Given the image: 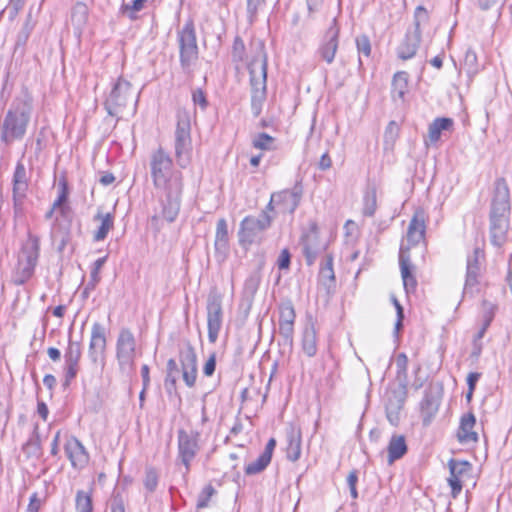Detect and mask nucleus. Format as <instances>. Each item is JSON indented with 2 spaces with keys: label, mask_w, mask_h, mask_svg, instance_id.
Instances as JSON below:
<instances>
[{
  "label": "nucleus",
  "mask_w": 512,
  "mask_h": 512,
  "mask_svg": "<svg viewBox=\"0 0 512 512\" xmlns=\"http://www.w3.org/2000/svg\"><path fill=\"white\" fill-rule=\"evenodd\" d=\"M150 173L156 190L178 210L184 188L183 175L175 168L172 158L163 148L152 153Z\"/></svg>",
  "instance_id": "nucleus-1"
},
{
  "label": "nucleus",
  "mask_w": 512,
  "mask_h": 512,
  "mask_svg": "<svg viewBox=\"0 0 512 512\" xmlns=\"http://www.w3.org/2000/svg\"><path fill=\"white\" fill-rule=\"evenodd\" d=\"M30 118V107L22 104L10 109L1 126V139L11 143L24 136Z\"/></svg>",
  "instance_id": "nucleus-2"
},
{
  "label": "nucleus",
  "mask_w": 512,
  "mask_h": 512,
  "mask_svg": "<svg viewBox=\"0 0 512 512\" xmlns=\"http://www.w3.org/2000/svg\"><path fill=\"white\" fill-rule=\"evenodd\" d=\"M272 218L264 212L261 218L246 216L240 223L238 241L241 247L248 250L253 244L260 243L261 233L270 227Z\"/></svg>",
  "instance_id": "nucleus-3"
},
{
  "label": "nucleus",
  "mask_w": 512,
  "mask_h": 512,
  "mask_svg": "<svg viewBox=\"0 0 512 512\" xmlns=\"http://www.w3.org/2000/svg\"><path fill=\"white\" fill-rule=\"evenodd\" d=\"M136 358L137 348L134 334L128 328H122L116 342V359L120 370L124 373L133 372Z\"/></svg>",
  "instance_id": "nucleus-4"
},
{
  "label": "nucleus",
  "mask_w": 512,
  "mask_h": 512,
  "mask_svg": "<svg viewBox=\"0 0 512 512\" xmlns=\"http://www.w3.org/2000/svg\"><path fill=\"white\" fill-rule=\"evenodd\" d=\"M248 70L252 87V103L260 105L266 95L267 63L265 55L258 53L249 62Z\"/></svg>",
  "instance_id": "nucleus-5"
},
{
  "label": "nucleus",
  "mask_w": 512,
  "mask_h": 512,
  "mask_svg": "<svg viewBox=\"0 0 512 512\" xmlns=\"http://www.w3.org/2000/svg\"><path fill=\"white\" fill-rule=\"evenodd\" d=\"M191 155L190 119L186 113H179L175 132V157L181 166H185L190 162Z\"/></svg>",
  "instance_id": "nucleus-6"
},
{
  "label": "nucleus",
  "mask_w": 512,
  "mask_h": 512,
  "mask_svg": "<svg viewBox=\"0 0 512 512\" xmlns=\"http://www.w3.org/2000/svg\"><path fill=\"white\" fill-rule=\"evenodd\" d=\"M450 476L447 482L451 488V496L456 499L462 491L463 486L472 482L473 486L476 485V479L473 476V466L470 462L465 460L450 459L448 461Z\"/></svg>",
  "instance_id": "nucleus-7"
},
{
  "label": "nucleus",
  "mask_w": 512,
  "mask_h": 512,
  "mask_svg": "<svg viewBox=\"0 0 512 512\" xmlns=\"http://www.w3.org/2000/svg\"><path fill=\"white\" fill-rule=\"evenodd\" d=\"M135 102V91L125 81H118L106 100V107L110 115L121 116L124 109Z\"/></svg>",
  "instance_id": "nucleus-8"
},
{
  "label": "nucleus",
  "mask_w": 512,
  "mask_h": 512,
  "mask_svg": "<svg viewBox=\"0 0 512 512\" xmlns=\"http://www.w3.org/2000/svg\"><path fill=\"white\" fill-rule=\"evenodd\" d=\"M39 255V242L36 237L29 236L22 246L18 256L17 272L20 282H24L31 275L36 266Z\"/></svg>",
  "instance_id": "nucleus-9"
},
{
  "label": "nucleus",
  "mask_w": 512,
  "mask_h": 512,
  "mask_svg": "<svg viewBox=\"0 0 512 512\" xmlns=\"http://www.w3.org/2000/svg\"><path fill=\"white\" fill-rule=\"evenodd\" d=\"M207 332L211 344L216 343L223 323L222 297L218 293H211L207 300Z\"/></svg>",
  "instance_id": "nucleus-10"
},
{
  "label": "nucleus",
  "mask_w": 512,
  "mask_h": 512,
  "mask_svg": "<svg viewBox=\"0 0 512 512\" xmlns=\"http://www.w3.org/2000/svg\"><path fill=\"white\" fill-rule=\"evenodd\" d=\"M509 217V188L506 180L504 178H499L495 182V189L491 202L490 219H509Z\"/></svg>",
  "instance_id": "nucleus-11"
},
{
  "label": "nucleus",
  "mask_w": 512,
  "mask_h": 512,
  "mask_svg": "<svg viewBox=\"0 0 512 512\" xmlns=\"http://www.w3.org/2000/svg\"><path fill=\"white\" fill-rule=\"evenodd\" d=\"M58 197L53 203L51 209L46 213V218L52 220L51 237L54 241H59V247L64 244L61 237V220L64 217V180H58Z\"/></svg>",
  "instance_id": "nucleus-12"
},
{
  "label": "nucleus",
  "mask_w": 512,
  "mask_h": 512,
  "mask_svg": "<svg viewBox=\"0 0 512 512\" xmlns=\"http://www.w3.org/2000/svg\"><path fill=\"white\" fill-rule=\"evenodd\" d=\"M300 202V195L292 190L286 189L271 195L267 209L277 213H293Z\"/></svg>",
  "instance_id": "nucleus-13"
},
{
  "label": "nucleus",
  "mask_w": 512,
  "mask_h": 512,
  "mask_svg": "<svg viewBox=\"0 0 512 512\" xmlns=\"http://www.w3.org/2000/svg\"><path fill=\"white\" fill-rule=\"evenodd\" d=\"M198 451V433H188L185 430H180L178 433V453L181 461L188 471L190 463L196 456Z\"/></svg>",
  "instance_id": "nucleus-14"
},
{
  "label": "nucleus",
  "mask_w": 512,
  "mask_h": 512,
  "mask_svg": "<svg viewBox=\"0 0 512 512\" xmlns=\"http://www.w3.org/2000/svg\"><path fill=\"white\" fill-rule=\"evenodd\" d=\"M399 266L404 289L407 293L415 292L417 287L415 266L412 263L408 247L400 249Z\"/></svg>",
  "instance_id": "nucleus-15"
},
{
  "label": "nucleus",
  "mask_w": 512,
  "mask_h": 512,
  "mask_svg": "<svg viewBox=\"0 0 512 512\" xmlns=\"http://www.w3.org/2000/svg\"><path fill=\"white\" fill-rule=\"evenodd\" d=\"M427 215L422 208H418L409 223L407 240L414 246L425 240Z\"/></svg>",
  "instance_id": "nucleus-16"
},
{
  "label": "nucleus",
  "mask_w": 512,
  "mask_h": 512,
  "mask_svg": "<svg viewBox=\"0 0 512 512\" xmlns=\"http://www.w3.org/2000/svg\"><path fill=\"white\" fill-rule=\"evenodd\" d=\"M476 417L473 412L464 413L460 417L459 426L456 437L461 444L476 443L478 441V433L475 430Z\"/></svg>",
  "instance_id": "nucleus-17"
},
{
  "label": "nucleus",
  "mask_w": 512,
  "mask_h": 512,
  "mask_svg": "<svg viewBox=\"0 0 512 512\" xmlns=\"http://www.w3.org/2000/svg\"><path fill=\"white\" fill-rule=\"evenodd\" d=\"M107 346L106 329L103 325L95 323L91 330L89 353L94 361L98 358L104 359Z\"/></svg>",
  "instance_id": "nucleus-18"
},
{
  "label": "nucleus",
  "mask_w": 512,
  "mask_h": 512,
  "mask_svg": "<svg viewBox=\"0 0 512 512\" xmlns=\"http://www.w3.org/2000/svg\"><path fill=\"white\" fill-rule=\"evenodd\" d=\"M302 453V431L300 426L290 424L287 431V444L285 454L289 461L296 462Z\"/></svg>",
  "instance_id": "nucleus-19"
},
{
  "label": "nucleus",
  "mask_w": 512,
  "mask_h": 512,
  "mask_svg": "<svg viewBox=\"0 0 512 512\" xmlns=\"http://www.w3.org/2000/svg\"><path fill=\"white\" fill-rule=\"evenodd\" d=\"M279 313V331L284 337L292 339L296 319L293 304L291 302L283 303Z\"/></svg>",
  "instance_id": "nucleus-20"
},
{
  "label": "nucleus",
  "mask_w": 512,
  "mask_h": 512,
  "mask_svg": "<svg viewBox=\"0 0 512 512\" xmlns=\"http://www.w3.org/2000/svg\"><path fill=\"white\" fill-rule=\"evenodd\" d=\"M276 439L270 438L265 446L263 453L253 462L246 465L244 472L246 475H255L262 472L271 462Z\"/></svg>",
  "instance_id": "nucleus-21"
},
{
  "label": "nucleus",
  "mask_w": 512,
  "mask_h": 512,
  "mask_svg": "<svg viewBox=\"0 0 512 512\" xmlns=\"http://www.w3.org/2000/svg\"><path fill=\"white\" fill-rule=\"evenodd\" d=\"M198 56L195 34H182L180 37V58L183 66H189Z\"/></svg>",
  "instance_id": "nucleus-22"
},
{
  "label": "nucleus",
  "mask_w": 512,
  "mask_h": 512,
  "mask_svg": "<svg viewBox=\"0 0 512 512\" xmlns=\"http://www.w3.org/2000/svg\"><path fill=\"white\" fill-rule=\"evenodd\" d=\"M454 129V121L452 118L448 117H438L435 118L432 123L428 127V135L426 145H434L439 142L441 139V134L443 131H453Z\"/></svg>",
  "instance_id": "nucleus-23"
},
{
  "label": "nucleus",
  "mask_w": 512,
  "mask_h": 512,
  "mask_svg": "<svg viewBox=\"0 0 512 512\" xmlns=\"http://www.w3.org/2000/svg\"><path fill=\"white\" fill-rule=\"evenodd\" d=\"M28 180L26 169L23 164L18 163L13 175V198L15 205H19L26 196Z\"/></svg>",
  "instance_id": "nucleus-24"
},
{
  "label": "nucleus",
  "mask_w": 512,
  "mask_h": 512,
  "mask_svg": "<svg viewBox=\"0 0 512 512\" xmlns=\"http://www.w3.org/2000/svg\"><path fill=\"white\" fill-rule=\"evenodd\" d=\"M66 454L75 468H83L88 464L89 455L84 447L76 439L69 440L66 444Z\"/></svg>",
  "instance_id": "nucleus-25"
},
{
  "label": "nucleus",
  "mask_w": 512,
  "mask_h": 512,
  "mask_svg": "<svg viewBox=\"0 0 512 512\" xmlns=\"http://www.w3.org/2000/svg\"><path fill=\"white\" fill-rule=\"evenodd\" d=\"M181 370L185 384L188 387H193L197 379V357L193 351L187 353L181 358Z\"/></svg>",
  "instance_id": "nucleus-26"
},
{
  "label": "nucleus",
  "mask_w": 512,
  "mask_h": 512,
  "mask_svg": "<svg viewBox=\"0 0 512 512\" xmlns=\"http://www.w3.org/2000/svg\"><path fill=\"white\" fill-rule=\"evenodd\" d=\"M318 332L314 323L305 326L301 338V349L308 357H314L317 353Z\"/></svg>",
  "instance_id": "nucleus-27"
},
{
  "label": "nucleus",
  "mask_w": 512,
  "mask_h": 512,
  "mask_svg": "<svg viewBox=\"0 0 512 512\" xmlns=\"http://www.w3.org/2000/svg\"><path fill=\"white\" fill-rule=\"evenodd\" d=\"M509 230V219H490V238L493 245L502 246Z\"/></svg>",
  "instance_id": "nucleus-28"
},
{
  "label": "nucleus",
  "mask_w": 512,
  "mask_h": 512,
  "mask_svg": "<svg viewBox=\"0 0 512 512\" xmlns=\"http://www.w3.org/2000/svg\"><path fill=\"white\" fill-rule=\"evenodd\" d=\"M409 90V76L405 71H399L394 74L392 79L391 96L394 100L403 102L405 95Z\"/></svg>",
  "instance_id": "nucleus-29"
},
{
  "label": "nucleus",
  "mask_w": 512,
  "mask_h": 512,
  "mask_svg": "<svg viewBox=\"0 0 512 512\" xmlns=\"http://www.w3.org/2000/svg\"><path fill=\"white\" fill-rule=\"evenodd\" d=\"M406 439L403 435H393L388 443V462L392 464L394 461L402 458L407 453Z\"/></svg>",
  "instance_id": "nucleus-30"
},
{
  "label": "nucleus",
  "mask_w": 512,
  "mask_h": 512,
  "mask_svg": "<svg viewBox=\"0 0 512 512\" xmlns=\"http://www.w3.org/2000/svg\"><path fill=\"white\" fill-rule=\"evenodd\" d=\"M377 210V188L367 186L362 197V208L361 212L364 217H372L375 215Z\"/></svg>",
  "instance_id": "nucleus-31"
},
{
  "label": "nucleus",
  "mask_w": 512,
  "mask_h": 512,
  "mask_svg": "<svg viewBox=\"0 0 512 512\" xmlns=\"http://www.w3.org/2000/svg\"><path fill=\"white\" fill-rule=\"evenodd\" d=\"M338 47V37L337 34H330L326 36L320 45L319 51L321 57L327 62L331 63L334 60L336 51Z\"/></svg>",
  "instance_id": "nucleus-32"
},
{
  "label": "nucleus",
  "mask_w": 512,
  "mask_h": 512,
  "mask_svg": "<svg viewBox=\"0 0 512 512\" xmlns=\"http://www.w3.org/2000/svg\"><path fill=\"white\" fill-rule=\"evenodd\" d=\"M420 38L418 35H406L398 47V55L401 59L406 60L412 58L419 45Z\"/></svg>",
  "instance_id": "nucleus-33"
},
{
  "label": "nucleus",
  "mask_w": 512,
  "mask_h": 512,
  "mask_svg": "<svg viewBox=\"0 0 512 512\" xmlns=\"http://www.w3.org/2000/svg\"><path fill=\"white\" fill-rule=\"evenodd\" d=\"M96 219L100 221V226L95 231L93 238L95 241H102L107 237L108 233L113 228L114 217L110 213H98L96 215Z\"/></svg>",
  "instance_id": "nucleus-34"
},
{
  "label": "nucleus",
  "mask_w": 512,
  "mask_h": 512,
  "mask_svg": "<svg viewBox=\"0 0 512 512\" xmlns=\"http://www.w3.org/2000/svg\"><path fill=\"white\" fill-rule=\"evenodd\" d=\"M69 366L67 374L74 378L78 372V362L81 357V349L78 343H70L68 346Z\"/></svg>",
  "instance_id": "nucleus-35"
},
{
  "label": "nucleus",
  "mask_w": 512,
  "mask_h": 512,
  "mask_svg": "<svg viewBox=\"0 0 512 512\" xmlns=\"http://www.w3.org/2000/svg\"><path fill=\"white\" fill-rule=\"evenodd\" d=\"M438 411V404L429 397L422 400L420 404V414L425 425L429 424Z\"/></svg>",
  "instance_id": "nucleus-36"
},
{
  "label": "nucleus",
  "mask_w": 512,
  "mask_h": 512,
  "mask_svg": "<svg viewBox=\"0 0 512 512\" xmlns=\"http://www.w3.org/2000/svg\"><path fill=\"white\" fill-rule=\"evenodd\" d=\"M75 506L77 512H93L92 491H78Z\"/></svg>",
  "instance_id": "nucleus-37"
},
{
  "label": "nucleus",
  "mask_w": 512,
  "mask_h": 512,
  "mask_svg": "<svg viewBox=\"0 0 512 512\" xmlns=\"http://www.w3.org/2000/svg\"><path fill=\"white\" fill-rule=\"evenodd\" d=\"M400 135V126L395 121H390L384 132V145L386 148L393 149Z\"/></svg>",
  "instance_id": "nucleus-38"
},
{
  "label": "nucleus",
  "mask_w": 512,
  "mask_h": 512,
  "mask_svg": "<svg viewBox=\"0 0 512 512\" xmlns=\"http://www.w3.org/2000/svg\"><path fill=\"white\" fill-rule=\"evenodd\" d=\"M147 1L148 0H133L130 3H124L121 6V12L123 15L134 19L137 17L138 12L144 9Z\"/></svg>",
  "instance_id": "nucleus-39"
},
{
  "label": "nucleus",
  "mask_w": 512,
  "mask_h": 512,
  "mask_svg": "<svg viewBox=\"0 0 512 512\" xmlns=\"http://www.w3.org/2000/svg\"><path fill=\"white\" fill-rule=\"evenodd\" d=\"M319 277L324 284L332 283L335 280V274L333 269V257L328 255L325 263L320 267Z\"/></svg>",
  "instance_id": "nucleus-40"
},
{
  "label": "nucleus",
  "mask_w": 512,
  "mask_h": 512,
  "mask_svg": "<svg viewBox=\"0 0 512 512\" xmlns=\"http://www.w3.org/2000/svg\"><path fill=\"white\" fill-rule=\"evenodd\" d=\"M275 139L267 133H259L252 141L254 148L269 151L274 149Z\"/></svg>",
  "instance_id": "nucleus-41"
},
{
  "label": "nucleus",
  "mask_w": 512,
  "mask_h": 512,
  "mask_svg": "<svg viewBox=\"0 0 512 512\" xmlns=\"http://www.w3.org/2000/svg\"><path fill=\"white\" fill-rule=\"evenodd\" d=\"M228 242V227L227 222L224 218L217 221L216 233H215V244H221L225 246Z\"/></svg>",
  "instance_id": "nucleus-42"
},
{
  "label": "nucleus",
  "mask_w": 512,
  "mask_h": 512,
  "mask_svg": "<svg viewBox=\"0 0 512 512\" xmlns=\"http://www.w3.org/2000/svg\"><path fill=\"white\" fill-rule=\"evenodd\" d=\"M266 0H247V13L250 21H254L259 12L263 11Z\"/></svg>",
  "instance_id": "nucleus-43"
},
{
  "label": "nucleus",
  "mask_w": 512,
  "mask_h": 512,
  "mask_svg": "<svg viewBox=\"0 0 512 512\" xmlns=\"http://www.w3.org/2000/svg\"><path fill=\"white\" fill-rule=\"evenodd\" d=\"M157 483H158V475H157V472L150 468L146 471V474H145V479H144V485L145 487L152 491L156 488L157 486Z\"/></svg>",
  "instance_id": "nucleus-44"
},
{
  "label": "nucleus",
  "mask_w": 512,
  "mask_h": 512,
  "mask_svg": "<svg viewBox=\"0 0 512 512\" xmlns=\"http://www.w3.org/2000/svg\"><path fill=\"white\" fill-rule=\"evenodd\" d=\"M303 241L305 242L304 246V255L307 261L308 265H312L315 260V248L313 245H311L310 242V236L307 235L303 238Z\"/></svg>",
  "instance_id": "nucleus-45"
},
{
  "label": "nucleus",
  "mask_w": 512,
  "mask_h": 512,
  "mask_svg": "<svg viewBox=\"0 0 512 512\" xmlns=\"http://www.w3.org/2000/svg\"><path fill=\"white\" fill-rule=\"evenodd\" d=\"M356 44L359 52H361L365 56H369L371 53V45L369 39L362 35L356 39Z\"/></svg>",
  "instance_id": "nucleus-46"
},
{
  "label": "nucleus",
  "mask_w": 512,
  "mask_h": 512,
  "mask_svg": "<svg viewBox=\"0 0 512 512\" xmlns=\"http://www.w3.org/2000/svg\"><path fill=\"white\" fill-rule=\"evenodd\" d=\"M44 497H40L37 493H34L30 497V501L27 507L26 512H38L44 503Z\"/></svg>",
  "instance_id": "nucleus-47"
},
{
  "label": "nucleus",
  "mask_w": 512,
  "mask_h": 512,
  "mask_svg": "<svg viewBox=\"0 0 512 512\" xmlns=\"http://www.w3.org/2000/svg\"><path fill=\"white\" fill-rule=\"evenodd\" d=\"M415 20H416L417 28H420L421 24L427 23L429 20L428 10L423 6H418L415 9Z\"/></svg>",
  "instance_id": "nucleus-48"
},
{
  "label": "nucleus",
  "mask_w": 512,
  "mask_h": 512,
  "mask_svg": "<svg viewBox=\"0 0 512 512\" xmlns=\"http://www.w3.org/2000/svg\"><path fill=\"white\" fill-rule=\"evenodd\" d=\"M214 493V488L211 485L206 486L202 491V496L197 502V508L201 509L208 505L211 496Z\"/></svg>",
  "instance_id": "nucleus-49"
},
{
  "label": "nucleus",
  "mask_w": 512,
  "mask_h": 512,
  "mask_svg": "<svg viewBox=\"0 0 512 512\" xmlns=\"http://www.w3.org/2000/svg\"><path fill=\"white\" fill-rule=\"evenodd\" d=\"M178 371L177 362L174 359H169L167 362V380L171 382L173 386L176 384L175 374Z\"/></svg>",
  "instance_id": "nucleus-50"
},
{
  "label": "nucleus",
  "mask_w": 512,
  "mask_h": 512,
  "mask_svg": "<svg viewBox=\"0 0 512 512\" xmlns=\"http://www.w3.org/2000/svg\"><path fill=\"white\" fill-rule=\"evenodd\" d=\"M193 102L199 105L202 109H205L208 105L206 95L202 89H197L192 94Z\"/></svg>",
  "instance_id": "nucleus-51"
},
{
  "label": "nucleus",
  "mask_w": 512,
  "mask_h": 512,
  "mask_svg": "<svg viewBox=\"0 0 512 512\" xmlns=\"http://www.w3.org/2000/svg\"><path fill=\"white\" fill-rule=\"evenodd\" d=\"M357 481H358L357 472L351 471L348 474L347 482H348L350 492H351V495L353 498H357V496H358L357 489H356Z\"/></svg>",
  "instance_id": "nucleus-52"
},
{
  "label": "nucleus",
  "mask_w": 512,
  "mask_h": 512,
  "mask_svg": "<svg viewBox=\"0 0 512 512\" xmlns=\"http://www.w3.org/2000/svg\"><path fill=\"white\" fill-rule=\"evenodd\" d=\"M391 301H392L393 305L395 306L396 312H397L396 329L398 330L402 326V321L404 318L403 307L401 306V304L399 303V301L397 300V298L395 296L391 297Z\"/></svg>",
  "instance_id": "nucleus-53"
},
{
  "label": "nucleus",
  "mask_w": 512,
  "mask_h": 512,
  "mask_svg": "<svg viewBox=\"0 0 512 512\" xmlns=\"http://www.w3.org/2000/svg\"><path fill=\"white\" fill-rule=\"evenodd\" d=\"M141 376L143 379L142 394H145L146 390L148 389V387L150 385V368L147 364L142 365Z\"/></svg>",
  "instance_id": "nucleus-54"
},
{
  "label": "nucleus",
  "mask_w": 512,
  "mask_h": 512,
  "mask_svg": "<svg viewBox=\"0 0 512 512\" xmlns=\"http://www.w3.org/2000/svg\"><path fill=\"white\" fill-rule=\"evenodd\" d=\"M290 265V253L288 249H283L279 255L278 267L280 269H287Z\"/></svg>",
  "instance_id": "nucleus-55"
},
{
  "label": "nucleus",
  "mask_w": 512,
  "mask_h": 512,
  "mask_svg": "<svg viewBox=\"0 0 512 512\" xmlns=\"http://www.w3.org/2000/svg\"><path fill=\"white\" fill-rule=\"evenodd\" d=\"M244 52V44L239 37H236L233 45V55L238 60H241Z\"/></svg>",
  "instance_id": "nucleus-56"
},
{
  "label": "nucleus",
  "mask_w": 512,
  "mask_h": 512,
  "mask_svg": "<svg viewBox=\"0 0 512 512\" xmlns=\"http://www.w3.org/2000/svg\"><path fill=\"white\" fill-rule=\"evenodd\" d=\"M106 259H107V256H104L102 258H99L97 259L94 264H93V269H92V272H91V275H92V278L95 279V280H98L99 278V273L103 267V265L105 264L106 262Z\"/></svg>",
  "instance_id": "nucleus-57"
},
{
  "label": "nucleus",
  "mask_w": 512,
  "mask_h": 512,
  "mask_svg": "<svg viewBox=\"0 0 512 512\" xmlns=\"http://www.w3.org/2000/svg\"><path fill=\"white\" fill-rule=\"evenodd\" d=\"M318 167L321 169V170H328L332 167V159L329 155L328 152H325L320 160H319V163H318Z\"/></svg>",
  "instance_id": "nucleus-58"
},
{
  "label": "nucleus",
  "mask_w": 512,
  "mask_h": 512,
  "mask_svg": "<svg viewBox=\"0 0 512 512\" xmlns=\"http://www.w3.org/2000/svg\"><path fill=\"white\" fill-rule=\"evenodd\" d=\"M215 367H216V361H215V357L214 356H211L205 363L204 367H203V372L206 376H211L214 371H215Z\"/></svg>",
  "instance_id": "nucleus-59"
},
{
  "label": "nucleus",
  "mask_w": 512,
  "mask_h": 512,
  "mask_svg": "<svg viewBox=\"0 0 512 512\" xmlns=\"http://www.w3.org/2000/svg\"><path fill=\"white\" fill-rule=\"evenodd\" d=\"M481 374L477 372H471L467 376L468 389L475 390L476 384L480 379Z\"/></svg>",
  "instance_id": "nucleus-60"
},
{
  "label": "nucleus",
  "mask_w": 512,
  "mask_h": 512,
  "mask_svg": "<svg viewBox=\"0 0 512 512\" xmlns=\"http://www.w3.org/2000/svg\"><path fill=\"white\" fill-rule=\"evenodd\" d=\"M114 181H115V176L109 172L102 174L99 179V182L104 186H108V185L112 184Z\"/></svg>",
  "instance_id": "nucleus-61"
},
{
  "label": "nucleus",
  "mask_w": 512,
  "mask_h": 512,
  "mask_svg": "<svg viewBox=\"0 0 512 512\" xmlns=\"http://www.w3.org/2000/svg\"><path fill=\"white\" fill-rule=\"evenodd\" d=\"M76 13L79 14V16H80L79 21H81V20L85 21L87 19L88 10L85 5H78L76 7Z\"/></svg>",
  "instance_id": "nucleus-62"
},
{
  "label": "nucleus",
  "mask_w": 512,
  "mask_h": 512,
  "mask_svg": "<svg viewBox=\"0 0 512 512\" xmlns=\"http://www.w3.org/2000/svg\"><path fill=\"white\" fill-rule=\"evenodd\" d=\"M37 412L38 414L44 419L46 420L47 418V415H48V408L47 406L44 404V403H39L38 406H37Z\"/></svg>",
  "instance_id": "nucleus-63"
},
{
  "label": "nucleus",
  "mask_w": 512,
  "mask_h": 512,
  "mask_svg": "<svg viewBox=\"0 0 512 512\" xmlns=\"http://www.w3.org/2000/svg\"><path fill=\"white\" fill-rule=\"evenodd\" d=\"M48 355L52 360L57 361L60 359L61 353L57 348L51 347L48 349Z\"/></svg>",
  "instance_id": "nucleus-64"
}]
</instances>
